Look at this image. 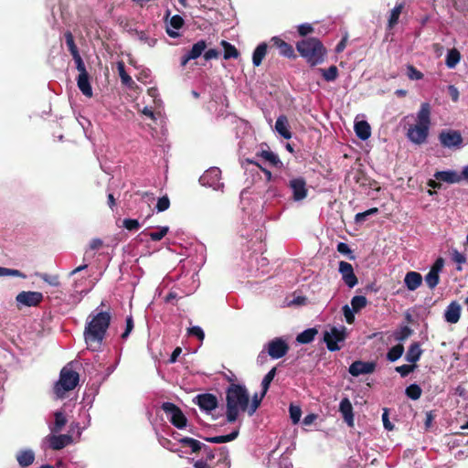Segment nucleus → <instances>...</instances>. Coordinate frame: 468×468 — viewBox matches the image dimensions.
I'll return each instance as SVG.
<instances>
[{
	"instance_id": "45",
	"label": "nucleus",
	"mask_w": 468,
	"mask_h": 468,
	"mask_svg": "<svg viewBox=\"0 0 468 468\" xmlns=\"http://www.w3.org/2000/svg\"><path fill=\"white\" fill-rule=\"evenodd\" d=\"M421 388L417 384H411L406 388L405 394L408 398L416 400L421 396Z\"/></svg>"
},
{
	"instance_id": "22",
	"label": "nucleus",
	"mask_w": 468,
	"mask_h": 468,
	"mask_svg": "<svg viewBox=\"0 0 468 468\" xmlns=\"http://www.w3.org/2000/svg\"><path fill=\"white\" fill-rule=\"evenodd\" d=\"M461 305L453 301L446 308L444 312V319L450 324H456L461 316Z\"/></svg>"
},
{
	"instance_id": "63",
	"label": "nucleus",
	"mask_w": 468,
	"mask_h": 468,
	"mask_svg": "<svg viewBox=\"0 0 468 468\" xmlns=\"http://www.w3.org/2000/svg\"><path fill=\"white\" fill-rule=\"evenodd\" d=\"M148 95L153 98L155 107H161L162 101L159 98L158 90L156 88H150L147 91Z\"/></svg>"
},
{
	"instance_id": "27",
	"label": "nucleus",
	"mask_w": 468,
	"mask_h": 468,
	"mask_svg": "<svg viewBox=\"0 0 468 468\" xmlns=\"http://www.w3.org/2000/svg\"><path fill=\"white\" fill-rule=\"evenodd\" d=\"M275 130L284 139H290L292 137V133L288 127V120L284 115H281L277 118Z\"/></svg>"
},
{
	"instance_id": "9",
	"label": "nucleus",
	"mask_w": 468,
	"mask_h": 468,
	"mask_svg": "<svg viewBox=\"0 0 468 468\" xmlns=\"http://www.w3.org/2000/svg\"><path fill=\"white\" fill-rule=\"evenodd\" d=\"M43 293L40 292L23 291L16 296V302L18 308L35 307L43 301Z\"/></svg>"
},
{
	"instance_id": "54",
	"label": "nucleus",
	"mask_w": 468,
	"mask_h": 468,
	"mask_svg": "<svg viewBox=\"0 0 468 468\" xmlns=\"http://www.w3.org/2000/svg\"><path fill=\"white\" fill-rule=\"evenodd\" d=\"M290 418L293 424H296L300 421L302 416V410L298 406L290 405L289 409Z\"/></svg>"
},
{
	"instance_id": "57",
	"label": "nucleus",
	"mask_w": 468,
	"mask_h": 468,
	"mask_svg": "<svg viewBox=\"0 0 468 468\" xmlns=\"http://www.w3.org/2000/svg\"><path fill=\"white\" fill-rule=\"evenodd\" d=\"M355 311L347 304L343 306V314L347 324H353L355 321Z\"/></svg>"
},
{
	"instance_id": "49",
	"label": "nucleus",
	"mask_w": 468,
	"mask_h": 468,
	"mask_svg": "<svg viewBox=\"0 0 468 468\" xmlns=\"http://www.w3.org/2000/svg\"><path fill=\"white\" fill-rule=\"evenodd\" d=\"M378 209L377 207H372L368 210H366L364 212L357 213L355 216V221L356 223H363L367 220V217L378 214Z\"/></svg>"
},
{
	"instance_id": "32",
	"label": "nucleus",
	"mask_w": 468,
	"mask_h": 468,
	"mask_svg": "<svg viewBox=\"0 0 468 468\" xmlns=\"http://www.w3.org/2000/svg\"><path fill=\"white\" fill-rule=\"evenodd\" d=\"M316 335L317 330L315 328H308L296 336V341L300 344H309L314 339Z\"/></svg>"
},
{
	"instance_id": "36",
	"label": "nucleus",
	"mask_w": 468,
	"mask_h": 468,
	"mask_svg": "<svg viewBox=\"0 0 468 468\" xmlns=\"http://www.w3.org/2000/svg\"><path fill=\"white\" fill-rule=\"evenodd\" d=\"M67 423V418L65 414L61 411L55 412V421L52 426H50V430L52 432H58L62 430V428Z\"/></svg>"
},
{
	"instance_id": "30",
	"label": "nucleus",
	"mask_w": 468,
	"mask_h": 468,
	"mask_svg": "<svg viewBox=\"0 0 468 468\" xmlns=\"http://www.w3.org/2000/svg\"><path fill=\"white\" fill-rule=\"evenodd\" d=\"M461 60V53L456 48L448 50L445 58V64L449 69H454Z\"/></svg>"
},
{
	"instance_id": "13",
	"label": "nucleus",
	"mask_w": 468,
	"mask_h": 468,
	"mask_svg": "<svg viewBox=\"0 0 468 468\" xmlns=\"http://www.w3.org/2000/svg\"><path fill=\"white\" fill-rule=\"evenodd\" d=\"M444 265V261L442 258H438L429 272L425 275L424 281L427 286L433 290L440 282V272L441 271Z\"/></svg>"
},
{
	"instance_id": "26",
	"label": "nucleus",
	"mask_w": 468,
	"mask_h": 468,
	"mask_svg": "<svg viewBox=\"0 0 468 468\" xmlns=\"http://www.w3.org/2000/svg\"><path fill=\"white\" fill-rule=\"evenodd\" d=\"M271 41L279 49L281 55L291 58L294 55L292 47L278 37H273Z\"/></svg>"
},
{
	"instance_id": "58",
	"label": "nucleus",
	"mask_w": 468,
	"mask_h": 468,
	"mask_svg": "<svg viewBox=\"0 0 468 468\" xmlns=\"http://www.w3.org/2000/svg\"><path fill=\"white\" fill-rule=\"evenodd\" d=\"M122 226L130 231H135L139 229L140 223L137 219L125 218L122 222Z\"/></svg>"
},
{
	"instance_id": "56",
	"label": "nucleus",
	"mask_w": 468,
	"mask_h": 468,
	"mask_svg": "<svg viewBox=\"0 0 468 468\" xmlns=\"http://www.w3.org/2000/svg\"><path fill=\"white\" fill-rule=\"evenodd\" d=\"M170 207V200L167 196H164L162 197H159L156 204V210L157 212H163L169 208Z\"/></svg>"
},
{
	"instance_id": "43",
	"label": "nucleus",
	"mask_w": 468,
	"mask_h": 468,
	"mask_svg": "<svg viewBox=\"0 0 468 468\" xmlns=\"http://www.w3.org/2000/svg\"><path fill=\"white\" fill-rule=\"evenodd\" d=\"M367 303V298L362 295H356L351 299V308L356 313L363 309Z\"/></svg>"
},
{
	"instance_id": "39",
	"label": "nucleus",
	"mask_w": 468,
	"mask_h": 468,
	"mask_svg": "<svg viewBox=\"0 0 468 468\" xmlns=\"http://www.w3.org/2000/svg\"><path fill=\"white\" fill-rule=\"evenodd\" d=\"M222 46L224 48V58L225 59H229V58H238L239 56V52L237 50V48L231 45L230 43L223 40L222 41Z\"/></svg>"
},
{
	"instance_id": "21",
	"label": "nucleus",
	"mask_w": 468,
	"mask_h": 468,
	"mask_svg": "<svg viewBox=\"0 0 468 468\" xmlns=\"http://www.w3.org/2000/svg\"><path fill=\"white\" fill-rule=\"evenodd\" d=\"M46 441L48 442L49 447L53 450H60L66 447L71 441L69 435H48L46 437Z\"/></svg>"
},
{
	"instance_id": "33",
	"label": "nucleus",
	"mask_w": 468,
	"mask_h": 468,
	"mask_svg": "<svg viewBox=\"0 0 468 468\" xmlns=\"http://www.w3.org/2000/svg\"><path fill=\"white\" fill-rule=\"evenodd\" d=\"M103 244V241L101 239H92L90 243L88 249L84 252L83 261H87L90 258L94 256V254L91 253L92 250H98L101 248Z\"/></svg>"
},
{
	"instance_id": "18",
	"label": "nucleus",
	"mask_w": 468,
	"mask_h": 468,
	"mask_svg": "<svg viewBox=\"0 0 468 468\" xmlns=\"http://www.w3.org/2000/svg\"><path fill=\"white\" fill-rule=\"evenodd\" d=\"M339 411L342 414L344 420L349 427L354 426V413L353 406L348 398H344L339 404Z\"/></svg>"
},
{
	"instance_id": "48",
	"label": "nucleus",
	"mask_w": 468,
	"mask_h": 468,
	"mask_svg": "<svg viewBox=\"0 0 468 468\" xmlns=\"http://www.w3.org/2000/svg\"><path fill=\"white\" fill-rule=\"evenodd\" d=\"M411 329L408 325H404L394 333V337L398 341H404L411 335Z\"/></svg>"
},
{
	"instance_id": "25",
	"label": "nucleus",
	"mask_w": 468,
	"mask_h": 468,
	"mask_svg": "<svg viewBox=\"0 0 468 468\" xmlns=\"http://www.w3.org/2000/svg\"><path fill=\"white\" fill-rule=\"evenodd\" d=\"M354 130L356 135L362 141L367 140L371 135V128L367 121H355Z\"/></svg>"
},
{
	"instance_id": "2",
	"label": "nucleus",
	"mask_w": 468,
	"mask_h": 468,
	"mask_svg": "<svg viewBox=\"0 0 468 468\" xmlns=\"http://www.w3.org/2000/svg\"><path fill=\"white\" fill-rule=\"evenodd\" d=\"M431 127V105L423 102L416 114V123L409 125L407 138L414 144L420 145L427 141Z\"/></svg>"
},
{
	"instance_id": "8",
	"label": "nucleus",
	"mask_w": 468,
	"mask_h": 468,
	"mask_svg": "<svg viewBox=\"0 0 468 468\" xmlns=\"http://www.w3.org/2000/svg\"><path fill=\"white\" fill-rule=\"evenodd\" d=\"M264 350L272 359H279L287 354L289 346L283 338L276 337L265 345Z\"/></svg>"
},
{
	"instance_id": "59",
	"label": "nucleus",
	"mask_w": 468,
	"mask_h": 468,
	"mask_svg": "<svg viewBox=\"0 0 468 468\" xmlns=\"http://www.w3.org/2000/svg\"><path fill=\"white\" fill-rule=\"evenodd\" d=\"M416 367L415 365H402L399 366L395 368V370L401 376V377H407L410 373H411L414 368Z\"/></svg>"
},
{
	"instance_id": "44",
	"label": "nucleus",
	"mask_w": 468,
	"mask_h": 468,
	"mask_svg": "<svg viewBox=\"0 0 468 468\" xmlns=\"http://www.w3.org/2000/svg\"><path fill=\"white\" fill-rule=\"evenodd\" d=\"M264 396L265 395H263V391L261 395L255 394L252 398L251 403H248L247 411L250 416H252L256 412Z\"/></svg>"
},
{
	"instance_id": "5",
	"label": "nucleus",
	"mask_w": 468,
	"mask_h": 468,
	"mask_svg": "<svg viewBox=\"0 0 468 468\" xmlns=\"http://www.w3.org/2000/svg\"><path fill=\"white\" fill-rule=\"evenodd\" d=\"M79 383V374L68 367L60 371L59 379L56 383L54 391L58 398H62L67 391L72 390Z\"/></svg>"
},
{
	"instance_id": "7",
	"label": "nucleus",
	"mask_w": 468,
	"mask_h": 468,
	"mask_svg": "<svg viewBox=\"0 0 468 468\" xmlns=\"http://www.w3.org/2000/svg\"><path fill=\"white\" fill-rule=\"evenodd\" d=\"M163 410L165 412L167 419L178 429H183L186 425V418L175 404L165 402L162 406Z\"/></svg>"
},
{
	"instance_id": "47",
	"label": "nucleus",
	"mask_w": 468,
	"mask_h": 468,
	"mask_svg": "<svg viewBox=\"0 0 468 468\" xmlns=\"http://www.w3.org/2000/svg\"><path fill=\"white\" fill-rule=\"evenodd\" d=\"M64 37H65L67 47H68L71 56L73 57V56H75L77 54H80L79 50H78V48H77V46L75 44L74 37H73V35L71 34V32L67 31L64 34Z\"/></svg>"
},
{
	"instance_id": "41",
	"label": "nucleus",
	"mask_w": 468,
	"mask_h": 468,
	"mask_svg": "<svg viewBox=\"0 0 468 468\" xmlns=\"http://www.w3.org/2000/svg\"><path fill=\"white\" fill-rule=\"evenodd\" d=\"M135 35L141 43L145 44L150 48L154 47L157 42L156 38L151 37L144 31H135Z\"/></svg>"
},
{
	"instance_id": "34",
	"label": "nucleus",
	"mask_w": 468,
	"mask_h": 468,
	"mask_svg": "<svg viewBox=\"0 0 468 468\" xmlns=\"http://www.w3.org/2000/svg\"><path fill=\"white\" fill-rule=\"evenodd\" d=\"M404 8V3H398L391 10L388 26L389 28H392L399 21V16Z\"/></svg>"
},
{
	"instance_id": "35",
	"label": "nucleus",
	"mask_w": 468,
	"mask_h": 468,
	"mask_svg": "<svg viewBox=\"0 0 468 468\" xmlns=\"http://www.w3.org/2000/svg\"><path fill=\"white\" fill-rule=\"evenodd\" d=\"M239 435V431H233L228 435L207 437L205 440L212 443H225L235 440Z\"/></svg>"
},
{
	"instance_id": "24",
	"label": "nucleus",
	"mask_w": 468,
	"mask_h": 468,
	"mask_svg": "<svg viewBox=\"0 0 468 468\" xmlns=\"http://www.w3.org/2000/svg\"><path fill=\"white\" fill-rule=\"evenodd\" d=\"M16 461L21 467H27L35 461V452L31 449H22L16 452Z\"/></svg>"
},
{
	"instance_id": "53",
	"label": "nucleus",
	"mask_w": 468,
	"mask_h": 468,
	"mask_svg": "<svg viewBox=\"0 0 468 468\" xmlns=\"http://www.w3.org/2000/svg\"><path fill=\"white\" fill-rule=\"evenodd\" d=\"M407 76L411 80H420L423 78V74L412 65L407 66Z\"/></svg>"
},
{
	"instance_id": "31",
	"label": "nucleus",
	"mask_w": 468,
	"mask_h": 468,
	"mask_svg": "<svg viewBox=\"0 0 468 468\" xmlns=\"http://www.w3.org/2000/svg\"><path fill=\"white\" fill-rule=\"evenodd\" d=\"M422 350L418 343H413L409 347L406 354V360L410 363H416L420 360Z\"/></svg>"
},
{
	"instance_id": "1",
	"label": "nucleus",
	"mask_w": 468,
	"mask_h": 468,
	"mask_svg": "<svg viewBox=\"0 0 468 468\" xmlns=\"http://www.w3.org/2000/svg\"><path fill=\"white\" fill-rule=\"evenodd\" d=\"M102 301L87 317L83 336L87 347L91 351H100L112 320L110 308Z\"/></svg>"
},
{
	"instance_id": "38",
	"label": "nucleus",
	"mask_w": 468,
	"mask_h": 468,
	"mask_svg": "<svg viewBox=\"0 0 468 468\" xmlns=\"http://www.w3.org/2000/svg\"><path fill=\"white\" fill-rule=\"evenodd\" d=\"M404 353V347L402 345H397L393 347H391L388 354H387V359L390 362H395L399 358L401 357V356Z\"/></svg>"
},
{
	"instance_id": "15",
	"label": "nucleus",
	"mask_w": 468,
	"mask_h": 468,
	"mask_svg": "<svg viewBox=\"0 0 468 468\" xmlns=\"http://www.w3.org/2000/svg\"><path fill=\"white\" fill-rule=\"evenodd\" d=\"M376 363L375 362H365L361 360H357L353 362L349 368L348 372L353 377H358L360 375L370 374L375 371Z\"/></svg>"
},
{
	"instance_id": "14",
	"label": "nucleus",
	"mask_w": 468,
	"mask_h": 468,
	"mask_svg": "<svg viewBox=\"0 0 468 468\" xmlns=\"http://www.w3.org/2000/svg\"><path fill=\"white\" fill-rule=\"evenodd\" d=\"M340 274L342 275V279L344 282L349 287L353 288L357 284V278L354 273L353 266L346 261H341L339 262Z\"/></svg>"
},
{
	"instance_id": "28",
	"label": "nucleus",
	"mask_w": 468,
	"mask_h": 468,
	"mask_svg": "<svg viewBox=\"0 0 468 468\" xmlns=\"http://www.w3.org/2000/svg\"><path fill=\"white\" fill-rule=\"evenodd\" d=\"M77 85L83 95L89 98L92 96V88L90 86L88 74H79L77 78Z\"/></svg>"
},
{
	"instance_id": "46",
	"label": "nucleus",
	"mask_w": 468,
	"mask_h": 468,
	"mask_svg": "<svg viewBox=\"0 0 468 468\" xmlns=\"http://www.w3.org/2000/svg\"><path fill=\"white\" fill-rule=\"evenodd\" d=\"M276 375V367H272L263 378L261 381V388L263 390V395H265L270 388L271 381L273 380Z\"/></svg>"
},
{
	"instance_id": "29",
	"label": "nucleus",
	"mask_w": 468,
	"mask_h": 468,
	"mask_svg": "<svg viewBox=\"0 0 468 468\" xmlns=\"http://www.w3.org/2000/svg\"><path fill=\"white\" fill-rule=\"evenodd\" d=\"M267 53V44L266 43H261L257 46V48L254 49L252 54V63L255 67H259L263 58H265Z\"/></svg>"
},
{
	"instance_id": "10",
	"label": "nucleus",
	"mask_w": 468,
	"mask_h": 468,
	"mask_svg": "<svg viewBox=\"0 0 468 468\" xmlns=\"http://www.w3.org/2000/svg\"><path fill=\"white\" fill-rule=\"evenodd\" d=\"M221 171L218 167H210L199 178L202 186L212 187L215 190H219L223 187V183L220 182Z\"/></svg>"
},
{
	"instance_id": "64",
	"label": "nucleus",
	"mask_w": 468,
	"mask_h": 468,
	"mask_svg": "<svg viewBox=\"0 0 468 468\" xmlns=\"http://www.w3.org/2000/svg\"><path fill=\"white\" fill-rule=\"evenodd\" d=\"M313 31L314 27L308 23L301 24L298 26V33L301 36H306L312 33Z\"/></svg>"
},
{
	"instance_id": "62",
	"label": "nucleus",
	"mask_w": 468,
	"mask_h": 468,
	"mask_svg": "<svg viewBox=\"0 0 468 468\" xmlns=\"http://www.w3.org/2000/svg\"><path fill=\"white\" fill-rule=\"evenodd\" d=\"M188 334L190 335L197 337L200 341L204 340L205 334L203 329L200 326L195 325L188 329Z\"/></svg>"
},
{
	"instance_id": "61",
	"label": "nucleus",
	"mask_w": 468,
	"mask_h": 468,
	"mask_svg": "<svg viewBox=\"0 0 468 468\" xmlns=\"http://www.w3.org/2000/svg\"><path fill=\"white\" fill-rule=\"evenodd\" d=\"M282 195L280 193V191L278 190L277 187L275 186H270L267 190H266V193H265V198L266 200H272V199H275V198H279L281 197Z\"/></svg>"
},
{
	"instance_id": "60",
	"label": "nucleus",
	"mask_w": 468,
	"mask_h": 468,
	"mask_svg": "<svg viewBox=\"0 0 468 468\" xmlns=\"http://www.w3.org/2000/svg\"><path fill=\"white\" fill-rule=\"evenodd\" d=\"M72 58L74 59V61H75L76 68H77L78 71L80 72L79 74H85V75H87L88 72L86 70L85 64H84L80 55L77 54V55L73 56Z\"/></svg>"
},
{
	"instance_id": "20",
	"label": "nucleus",
	"mask_w": 468,
	"mask_h": 468,
	"mask_svg": "<svg viewBox=\"0 0 468 468\" xmlns=\"http://www.w3.org/2000/svg\"><path fill=\"white\" fill-rule=\"evenodd\" d=\"M433 176L436 180L448 184H456L462 181V176L455 170L438 171Z\"/></svg>"
},
{
	"instance_id": "19",
	"label": "nucleus",
	"mask_w": 468,
	"mask_h": 468,
	"mask_svg": "<svg viewBox=\"0 0 468 468\" xmlns=\"http://www.w3.org/2000/svg\"><path fill=\"white\" fill-rule=\"evenodd\" d=\"M174 439L176 440L182 446L188 447L191 452H198L204 447V443L189 437H182L179 433H174Z\"/></svg>"
},
{
	"instance_id": "42",
	"label": "nucleus",
	"mask_w": 468,
	"mask_h": 468,
	"mask_svg": "<svg viewBox=\"0 0 468 468\" xmlns=\"http://www.w3.org/2000/svg\"><path fill=\"white\" fill-rule=\"evenodd\" d=\"M319 71L326 81H334L338 76V69L335 66H330L327 69H319Z\"/></svg>"
},
{
	"instance_id": "11",
	"label": "nucleus",
	"mask_w": 468,
	"mask_h": 468,
	"mask_svg": "<svg viewBox=\"0 0 468 468\" xmlns=\"http://www.w3.org/2000/svg\"><path fill=\"white\" fill-rule=\"evenodd\" d=\"M439 141L446 148H461L463 144L462 134L455 130L441 131L439 134Z\"/></svg>"
},
{
	"instance_id": "50",
	"label": "nucleus",
	"mask_w": 468,
	"mask_h": 468,
	"mask_svg": "<svg viewBox=\"0 0 468 468\" xmlns=\"http://www.w3.org/2000/svg\"><path fill=\"white\" fill-rule=\"evenodd\" d=\"M14 276L25 279L26 275L18 270L0 266V277Z\"/></svg>"
},
{
	"instance_id": "12",
	"label": "nucleus",
	"mask_w": 468,
	"mask_h": 468,
	"mask_svg": "<svg viewBox=\"0 0 468 468\" xmlns=\"http://www.w3.org/2000/svg\"><path fill=\"white\" fill-rule=\"evenodd\" d=\"M292 193V199L295 202L303 200L308 194L306 181L303 177L292 178L288 184Z\"/></svg>"
},
{
	"instance_id": "55",
	"label": "nucleus",
	"mask_w": 468,
	"mask_h": 468,
	"mask_svg": "<svg viewBox=\"0 0 468 468\" xmlns=\"http://www.w3.org/2000/svg\"><path fill=\"white\" fill-rule=\"evenodd\" d=\"M37 276L40 277L45 282L48 283L51 286L58 287L59 286L58 277L57 275H49L47 273H38Z\"/></svg>"
},
{
	"instance_id": "4",
	"label": "nucleus",
	"mask_w": 468,
	"mask_h": 468,
	"mask_svg": "<svg viewBox=\"0 0 468 468\" xmlns=\"http://www.w3.org/2000/svg\"><path fill=\"white\" fill-rule=\"evenodd\" d=\"M297 50L306 61L315 66L324 61L325 50L322 43L314 37L303 39L297 43Z\"/></svg>"
},
{
	"instance_id": "52",
	"label": "nucleus",
	"mask_w": 468,
	"mask_h": 468,
	"mask_svg": "<svg viewBox=\"0 0 468 468\" xmlns=\"http://www.w3.org/2000/svg\"><path fill=\"white\" fill-rule=\"evenodd\" d=\"M169 228L165 227H159L156 231L150 232L148 236L150 239L154 241L161 240L168 232Z\"/></svg>"
},
{
	"instance_id": "23",
	"label": "nucleus",
	"mask_w": 468,
	"mask_h": 468,
	"mask_svg": "<svg viewBox=\"0 0 468 468\" xmlns=\"http://www.w3.org/2000/svg\"><path fill=\"white\" fill-rule=\"evenodd\" d=\"M423 278L420 273L417 271H409L404 277V284L409 291L417 290L422 283Z\"/></svg>"
},
{
	"instance_id": "16",
	"label": "nucleus",
	"mask_w": 468,
	"mask_h": 468,
	"mask_svg": "<svg viewBox=\"0 0 468 468\" xmlns=\"http://www.w3.org/2000/svg\"><path fill=\"white\" fill-rule=\"evenodd\" d=\"M195 399L199 408L207 412L212 411L218 406L216 396L209 393L197 395Z\"/></svg>"
},
{
	"instance_id": "3",
	"label": "nucleus",
	"mask_w": 468,
	"mask_h": 468,
	"mask_svg": "<svg viewBox=\"0 0 468 468\" xmlns=\"http://www.w3.org/2000/svg\"><path fill=\"white\" fill-rule=\"evenodd\" d=\"M227 420L234 422L240 411H246L250 396L245 387L232 384L227 390Z\"/></svg>"
},
{
	"instance_id": "6",
	"label": "nucleus",
	"mask_w": 468,
	"mask_h": 468,
	"mask_svg": "<svg viewBox=\"0 0 468 468\" xmlns=\"http://www.w3.org/2000/svg\"><path fill=\"white\" fill-rule=\"evenodd\" d=\"M346 338V328L344 326L331 327L324 334V341L329 351H337L340 349L339 343L344 342Z\"/></svg>"
},
{
	"instance_id": "51",
	"label": "nucleus",
	"mask_w": 468,
	"mask_h": 468,
	"mask_svg": "<svg viewBox=\"0 0 468 468\" xmlns=\"http://www.w3.org/2000/svg\"><path fill=\"white\" fill-rule=\"evenodd\" d=\"M261 155L264 160L268 161L272 165L276 166L282 164L278 155L271 151H262Z\"/></svg>"
},
{
	"instance_id": "40",
	"label": "nucleus",
	"mask_w": 468,
	"mask_h": 468,
	"mask_svg": "<svg viewBox=\"0 0 468 468\" xmlns=\"http://www.w3.org/2000/svg\"><path fill=\"white\" fill-rule=\"evenodd\" d=\"M117 69L122 84L131 87L133 84V80L125 71L124 64L122 62L118 63Z\"/></svg>"
},
{
	"instance_id": "17",
	"label": "nucleus",
	"mask_w": 468,
	"mask_h": 468,
	"mask_svg": "<svg viewBox=\"0 0 468 468\" xmlns=\"http://www.w3.org/2000/svg\"><path fill=\"white\" fill-rule=\"evenodd\" d=\"M184 25V19L179 15H175L166 20V33L171 37H177L180 36L179 29Z\"/></svg>"
},
{
	"instance_id": "37",
	"label": "nucleus",
	"mask_w": 468,
	"mask_h": 468,
	"mask_svg": "<svg viewBox=\"0 0 468 468\" xmlns=\"http://www.w3.org/2000/svg\"><path fill=\"white\" fill-rule=\"evenodd\" d=\"M206 41L199 40L193 45L192 48L187 52V54L192 59H196L201 56V54L206 50Z\"/></svg>"
}]
</instances>
